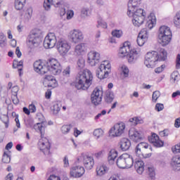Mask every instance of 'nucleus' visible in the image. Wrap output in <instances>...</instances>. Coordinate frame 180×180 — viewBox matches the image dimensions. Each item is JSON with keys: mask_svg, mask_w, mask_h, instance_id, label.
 Returning <instances> with one entry per match:
<instances>
[{"mask_svg": "<svg viewBox=\"0 0 180 180\" xmlns=\"http://www.w3.org/2000/svg\"><path fill=\"white\" fill-rule=\"evenodd\" d=\"M73 16H74V11L69 10L67 11L66 18L68 19V20H70V19H72Z\"/></svg>", "mask_w": 180, "mask_h": 180, "instance_id": "54", "label": "nucleus"}, {"mask_svg": "<svg viewBox=\"0 0 180 180\" xmlns=\"http://www.w3.org/2000/svg\"><path fill=\"white\" fill-rule=\"evenodd\" d=\"M48 180H61L58 176L56 175H51Z\"/></svg>", "mask_w": 180, "mask_h": 180, "instance_id": "64", "label": "nucleus"}, {"mask_svg": "<svg viewBox=\"0 0 180 180\" xmlns=\"http://www.w3.org/2000/svg\"><path fill=\"white\" fill-rule=\"evenodd\" d=\"M148 173L150 178H154L155 176V170L153 167H148Z\"/></svg>", "mask_w": 180, "mask_h": 180, "instance_id": "51", "label": "nucleus"}, {"mask_svg": "<svg viewBox=\"0 0 180 180\" xmlns=\"http://www.w3.org/2000/svg\"><path fill=\"white\" fill-rule=\"evenodd\" d=\"M46 68L48 71L52 72L53 75H58L61 74V71H63L61 64H60L58 60L56 58H49L46 61Z\"/></svg>", "mask_w": 180, "mask_h": 180, "instance_id": "6", "label": "nucleus"}, {"mask_svg": "<svg viewBox=\"0 0 180 180\" xmlns=\"http://www.w3.org/2000/svg\"><path fill=\"white\" fill-rule=\"evenodd\" d=\"M63 0H44V8L46 11H49L51 8V4L54 5L56 8L60 6Z\"/></svg>", "mask_w": 180, "mask_h": 180, "instance_id": "25", "label": "nucleus"}, {"mask_svg": "<svg viewBox=\"0 0 180 180\" xmlns=\"http://www.w3.org/2000/svg\"><path fill=\"white\" fill-rule=\"evenodd\" d=\"M129 139L134 141V143H139L144 140V133L141 130H137L134 128H131L129 131Z\"/></svg>", "mask_w": 180, "mask_h": 180, "instance_id": "13", "label": "nucleus"}, {"mask_svg": "<svg viewBox=\"0 0 180 180\" xmlns=\"http://www.w3.org/2000/svg\"><path fill=\"white\" fill-rule=\"evenodd\" d=\"M97 27H102L103 29L108 28V24L105 21L101 20L98 21Z\"/></svg>", "mask_w": 180, "mask_h": 180, "instance_id": "52", "label": "nucleus"}, {"mask_svg": "<svg viewBox=\"0 0 180 180\" xmlns=\"http://www.w3.org/2000/svg\"><path fill=\"white\" fill-rule=\"evenodd\" d=\"M71 71L70 70V66H68L63 71V75L64 77H70Z\"/></svg>", "mask_w": 180, "mask_h": 180, "instance_id": "55", "label": "nucleus"}, {"mask_svg": "<svg viewBox=\"0 0 180 180\" xmlns=\"http://www.w3.org/2000/svg\"><path fill=\"white\" fill-rule=\"evenodd\" d=\"M176 70L180 69V54H178L176 58Z\"/></svg>", "mask_w": 180, "mask_h": 180, "instance_id": "60", "label": "nucleus"}, {"mask_svg": "<svg viewBox=\"0 0 180 180\" xmlns=\"http://www.w3.org/2000/svg\"><path fill=\"white\" fill-rule=\"evenodd\" d=\"M170 165L174 171H180V156L173 157Z\"/></svg>", "mask_w": 180, "mask_h": 180, "instance_id": "26", "label": "nucleus"}, {"mask_svg": "<svg viewBox=\"0 0 180 180\" xmlns=\"http://www.w3.org/2000/svg\"><path fill=\"white\" fill-rule=\"evenodd\" d=\"M57 43V38L53 33L49 34L44 40V46L45 49H53Z\"/></svg>", "mask_w": 180, "mask_h": 180, "instance_id": "17", "label": "nucleus"}, {"mask_svg": "<svg viewBox=\"0 0 180 180\" xmlns=\"http://www.w3.org/2000/svg\"><path fill=\"white\" fill-rule=\"evenodd\" d=\"M29 109L31 113H36V105H34V104H30L29 105Z\"/></svg>", "mask_w": 180, "mask_h": 180, "instance_id": "62", "label": "nucleus"}, {"mask_svg": "<svg viewBox=\"0 0 180 180\" xmlns=\"http://www.w3.org/2000/svg\"><path fill=\"white\" fill-rule=\"evenodd\" d=\"M2 162L4 164H9V162H11V156L6 154V152H4L2 158Z\"/></svg>", "mask_w": 180, "mask_h": 180, "instance_id": "46", "label": "nucleus"}, {"mask_svg": "<svg viewBox=\"0 0 180 180\" xmlns=\"http://www.w3.org/2000/svg\"><path fill=\"white\" fill-rule=\"evenodd\" d=\"M129 123H131V126H137V124H143L144 121L140 117H134L129 120Z\"/></svg>", "mask_w": 180, "mask_h": 180, "instance_id": "34", "label": "nucleus"}, {"mask_svg": "<svg viewBox=\"0 0 180 180\" xmlns=\"http://www.w3.org/2000/svg\"><path fill=\"white\" fill-rule=\"evenodd\" d=\"M141 4V0H129L128 2V11L131 12L136 8H139Z\"/></svg>", "mask_w": 180, "mask_h": 180, "instance_id": "29", "label": "nucleus"}, {"mask_svg": "<svg viewBox=\"0 0 180 180\" xmlns=\"http://www.w3.org/2000/svg\"><path fill=\"white\" fill-rule=\"evenodd\" d=\"M174 127H176V129H179V127H180V117L175 120Z\"/></svg>", "mask_w": 180, "mask_h": 180, "instance_id": "63", "label": "nucleus"}, {"mask_svg": "<svg viewBox=\"0 0 180 180\" xmlns=\"http://www.w3.org/2000/svg\"><path fill=\"white\" fill-rule=\"evenodd\" d=\"M161 96V93H160V91H155L153 93L152 96V101L153 102H157V100Z\"/></svg>", "mask_w": 180, "mask_h": 180, "instance_id": "43", "label": "nucleus"}, {"mask_svg": "<svg viewBox=\"0 0 180 180\" xmlns=\"http://www.w3.org/2000/svg\"><path fill=\"white\" fill-rule=\"evenodd\" d=\"M164 68H165V65H162L161 67L155 69V72L156 74H160L162 71H164Z\"/></svg>", "mask_w": 180, "mask_h": 180, "instance_id": "59", "label": "nucleus"}, {"mask_svg": "<svg viewBox=\"0 0 180 180\" xmlns=\"http://www.w3.org/2000/svg\"><path fill=\"white\" fill-rule=\"evenodd\" d=\"M172 37V33L169 27L165 25L160 27L158 40L160 44H162L163 46H167L171 41Z\"/></svg>", "mask_w": 180, "mask_h": 180, "instance_id": "4", "label": "nucleus"}, {"mask_svg": "<svg viewBox=\"0 0 180 180\" xmlns=\"http://www.w3.org/2000/svg\"><path fill=\"white\" fill-rule=\"evenodd\" d=\"M148 39V32H147V29L143 28L139 33V35L136 39L138 46H139L140 47H141L142 46H144V43L147 41Z\"/></svg>", "mask_w": 180, "mask_h": 180, "instance_id": "20", "label": "nucleus"}, {"mask_svg": "<svg viewBox=\"0 0 180 180\" xmlns=\"http://www.w3.org/2000/svg\"><path fill=\"white\" fill-rule=\"evenodd\" d=\"M13 68H18L19 75H22V70H23V60H13Z\"/></svg>", "mask_w": 180, "mask_h": 180, "instance_id": "33", "label": "nucleus"}, {"mask_svg": "<svg viewBox=\"0 0 180 180\" xmlns=\"http://www.w3.org/2000/svg\"><path fill=\"white\" fill-rule=\"evenodd\" d=\"M127 15L129 18H133L132 22L136 27H140L144 23L146 19V13L143 8H134L133 11L128 10Z\"/></svg>", "mask_w": 180, "mask_h": 180, "instance_id": "3", "label": "nucleus"}, {"mask_svg": "<svg viewBox=\"0 0 180 180\" xmlns=\"http://www.w3.org/2000/svg\"><path fill=\"white\" fill-rule=\"evenodd\" d=\"M32 15H33V8L30 7L25 11V19H27V20H30V19H32Z\"/></svg>", "mask_w": 180, "mask_h": 180, "instance_id": "40", "label": "nucleus"}, {"mask_svg": "<svg viewBox=\"0 0 180 180\" xmlns=\"http://www.w3.org/2000/svg\"><path fill=\"white\" fill-rule=\"evenodd\" d=\"M58 84L57 83V80L55 78L52 79L49 82H48L49 88H57Z\"/></svg>", "mask_w": 180, "mask_h": 180, "instance_id": "44", "label": "nucleus"}, {"mask_svg": "<svg viewBox=\"0 0 180 180\" xmlns=\"http://www.w3.org/2000/svg\"><path fill=\"white\" fill-rule=\"evenodd\" d=\"M34 70L38 74H41V75H44L46 72H49V69H47L46 63L44 65L40 60H37L34 63Z\"/></svg>", "mask_w": 180, "mask_h": 180, "instance_id": "19", "label": "nucleus"}, {"mask_svg": "<svg viewBox=\"0 0 180 180\" xmlns=\"http://www.w3.org/2000/svg\"><path fill=\"white\" fill-rule=\"evenodd\" d=\"M127 57L129 64H135L137 60H139V57H140V50L136 49H131Z\"/></svg>", "mask_w": 180, "mask_h": 180, "instance_id": "21", "label": "nucleus"}, {"mask_svg": "<svg viewBox=\"0 0 180 180\" xmlns=\"http://www.w3.org/2000/svg\"><path fill=\"white\" fill-rule=\"evenodd\" d=\"M148 141L154 146V147L160 148L164 146V141L160 140V137L155 134H153L151 136H149Z\"/></svg>", "mask_w": 180, "mask_h": 180, "instance_id": "23", "label": "nucleus"}, {"mask_svg": "<svg viewBox=\"0 0 180 180\" xmlns=\"http://www.w3.org/2000/svg\"><path fill=\"white\" fill-rule=\"evenodd\" d=\"M172 152L174 153V154H176L178 153H180V143L174 146L172 148Z\"/></svg>", "mask_w": 180, "mask_h": 180, "instance_id": "57", "label": "nucleus"}, {"mask_svg": "<svg viewBox=\"0 0 180 180\" xmlns=\"http://www.w3.org/2000/svg\"><path fill=\"white\" fill-rule=\"evenodd\" d=\"M126 124L124 122L117 123L110 129L109 133L112 137H120L124 133Z\"/></svg>", "mask_w": 180, "mask_h": 180, "instance_id": "12", "label": "nucleus"}, {"mask_svg": "<svg viewBox=\"0 0 180 180\" xmlns=\"http://www.w3.org/2000/svg\"><path fill=\"white\" fill-rule=\"evenodd\" d=\"M47 124L46 122L42 121L40 123H37L34 125V129L37 131H40L41 139L39 140V144L41 146V150H42L45 155H49L50 154V142L49 139L44 137V131L46 130V125Z\"/></svg>", "mask_w": 180, "mask_h": 180, "instance_id": "2", "label": "nucleus"}, {"mask_svg": "<svg viewBox=\"0 0 180 180\" xmlns=\"http://www.w3.org/2000/svg\"><path fill=\"white\" fill-rule=\"evenodd\" d=\"M134 168L139 175H141L144 172V162L142 160H136L134 163Z\"/></svg>", "mask_w": 180, "mask_h": 180, "instance_id": "28", "label": "nucleus"}, {"mask_svg": "<svg viewBox=\"0 0 180 180\" xmlns=\"http://www.w3.org/2000/svg\"><path fill=\"white\" fill-rule=\"evenodd\" d=\"M120 146L122 151H127V150H129L131 146V142H130V140L128 139L123 138L120 140Z\"/></svg>", "mask_w": 180, "mask_h": 180, "instance_id": "27", "label": "nucleus"}, {"mask_svg": "<svg viewBox=\"0 0 180 180\" xmlns=\"http://www.w3.org/2000/svg\"><path fill=\"white\" fill-rule=\"evenodd\" d=\"M122 70L124 78H127V77H129V68L124 65L122 67Z\"/></svg>", "mask_w": 180, "mask_h": 180, "instance_id": "53", "label": "nucleus"}, {"mask_svg": "<svg viewBox=\"0 0 180 180\" xmlns=\"http://www.w3.org/2000/svg\"><path fill=\"white\" fill-rule=\"evenodd\" d=\"M110 63L108 61L105 60L103 63H101L99 68L96 70V77L99 79H105L109 77V72H110Z\"/></svg>", "mask_w": 180, "mask_h": 180, "instance_id": "7", "label": "nucleus"}, {"mask_svg": "<svg viewBox=\"0 0 180 180\" xmlns=\"http://www.w3.org/2000/svg\"><path fill=\"white\" fill-rule=\"evenodd\" d=\"M77 67L79 70H82L85 67V60L82 58H79L77 60Z\"/></svg>", "mask_w": 180, "mask_h": 180, "instance_id": "45", "label": "nucleus"}, {"mask_svg": "<svg viewBox=\"0 0 180 180\" xmlns=\"http://www.w3.org/2000/svg\"><path fill=\"white\" fill-rule=\"evenodd\" d=\"M155 110H157L158 112H161V110H164V104L157 103L155 105Z\"/></svg>", "mask_w": 180, "mask_h": 180, "instance_id": "56", "label": "nucleus"}, {"mask_svg": "<svg viewBox=\"0 0 180 180\" xmlns=\"http://www.w3.org/2000/svg\"><path fill=\"white\" fill-rule=\"evenodd\" d=\"M56 48L60 56H67L71 49V45L63 38H60L56 43Z\"/></svg>", "mask_w": 180, "mask_h": 180, "instance_id": "11", "label": "nucleus"}, {"mask_svg": "<svg viewBox=\"0 0 180 180\" xmlns=\"http://www.w3.org/2000/svg\"><path fill=\"white\" fill-rule=\"evenodd\" d=\"M70 34L72 43H81L84 40V34L79 30H73L70 32Z\"/></svg>", "mask_w": 180, "mask_h": 180, "instance_id": "18", "label": "nucleus"}, {"mask_svg": "<svg viewBox=\"0 0 180 180\" xmlns=\"http://www.w3.org/2000/svg\"><path fill=\"white\" fill-rule=\"evenodd\" d=\"M102 96H103V91L98 88L94 89L91 96V103L95 105V106L101 105L102 102Z\"/></svg>", "mask_w": 180, "mask_h": 180, "instance_id": "14", "label": "nucleus"}, {"mask_svg": "<svg viewBox=\"0 0 180 180\" xmlns=\"http://www.w3.org/2000/svg\"><path fill=\"white\" fill-rule=\"evenodd\" d=\"M101 60V53L95 51H91L88 53V63L91 67H95L99 64Z\"/></svg>", "mask_w": 180, "mask_h": 180, "instance_id": "16", "label": "nucleus"}, {"mask_svg": "<svg viewBox=\"0 0 180 180\" xmlns=\"http://www.w3.org/2000/svg\"><path fill=\"white\" fill-rule=\"evenodd\" d=\"M79 160L83 162V164L86 169H92L95 162L94 158L88 155V153H82L79 157Z\"/></svg>", "mask_w": 180, "mask_h": 180, "instance_id": "15", "label": "nucleus"}, {"mask_svg": "<svg viewBox=\"0 0 180 180\" xmlns=\"http://www.w3.org/2000/svg\"><path fill=\"white\" fill-rule=\"evenodd\" d=\"M115 99V95L112 91H107L105 93V101L107 103H112Z\"/></svg>", "mask_w": 180, "mask_h": 180, "instance_id": "36", "label": "nucleus"}, {"mask_svg": "<svg viewBox=\"0 0 180 180\" xmlns=\"http://www.w3.org/2000/svg\"><path fill=\"white\" fill-rule=\"evenodd\" d=\"M62 105L60 102H57L53 104V115H58V112L61 110Z\"/></svg>", "mask_w": 180, "mask_h": 180, "instance_id": "39", "label": "nucleus"}, {"mask_svg": "<svg viewBox=\"0 0 180 180\" xmlns=\"http://www.w3.org/2000/svg\"><path fill=\"white\" fill-rule=\"evenodd\" d=\"M112 35L113 36V37L120 39V37L123 35V32H122V30H115L112 32Z\"/></svg>", "mask_w": 180, "mask_h": 180, "instance_id": "48", "label": "nucleus"}, {"mask_svg": "<svg viewBox=\"0 0 180 180\" xmlns=\"http://www.w3.org/2000/svg\"><path fill=\"white\" fill-rule=\"evenodd\" d=\"M130 51H131V49H130L129 42H125L123 46L120 48L118 56L120 58H123V57L127 56Z\"/></svg>", "mask_w": 180, "mask_h": 180, "instance_id": "24", "label": "nucleus"}, {"mask_svg": "<svg viewBox=\"0 0 180 180\" xmlns=\"http://www.w3.org/2000/svg\"><path fill=\"white\" fill-rule=\"evenodd\" d=\"M0 119L4 123L6 129H8L9 127V117H8V115H0Z\"/></svg>", "mask_w": 180, "mask_h": 180, "instance_id": "38", "label": "nucleus"}, {"mask_svg": "<svg viewBox=\"0 0 180 180\" xmlns=\"http://www.w3.org/2000/svg\"><path fill=\"white\" fill-rule=\"evenodd\" d=\"M26 0H15V8L17 11H22L25 7Z\"/></svg>", "mask_w": 180, "mask_h": 180, "instance_id": "35", "label": "nucleus"}, {"mask_svg": "<svg viewBox=\"0 0 180 180\" xmlns=\"http://www.w3.org/2000/svg\"><path fill=\"white\" fill-rule=\"evenodd\" d=\"M85 174V169L84 167L75 166L70 169V176L73 178H81Z\"/></svg>", "mask_w": 180, "mask_h": 180, "instance_id": "22", "label": "nucleus"}, {"mask_svg": "<svg viewBox=\"0 0 180 180\" xmlns=\"http://www.w3.org/2000/svg\"><path fill=\"white\" fill-rule=\"evenodd\" d=\"M154 25H155V19H151V17H149V20L147 22L148 29H153V27H154Z\"/></svg>", "mask_w": 180, "mask_h": 180, "instance_id": "49", "label": "nucleus"}, {"mask_svg": "<svg viewBox=\"0 0 180 180\" xmlns=\"http://www.w3.org/2000/svg\"><path fill=\"white\" fill-rule=\"evenodd\" d=\"M70 130H71V126L70 125H63L61 127V131L63 134H67V133H70Z\"/></svg>", "mask_w": 180, "mask_h": 180, "instance_id": "50", "label": "nucleus"}, {"mask_svg": "<svg viewBox=\"0 0 180 180\" xmlns=\"http://www.w3.org/2000/svg\"><path fill=\"white\" fill-rule=\"evenodd\" d=\"M167 51L164 49H160L158 56V61H165L167 60Z\"/></svg>", "mask_w": 180, "mask_h": 180, "instance_id": "37", "label": "nucleus"}, {"mask_svg": "<svg viewBox=\"0 0 180 180\" xmlns=\"http://www.w3.org/2000/svg\"><path fill=\"white\" fill-rule=\"evenodd\" d=\"M108 171H109V168H108L105 165L98 166L96 168V174L98 176H103V175H105Z\"/></svg>", "mask_w": 180, "mask_h": 180, "instance_id": "32", "label": "nucleus"}, {"mask_svg": "<svg viewBox=\"0 0 180 180\" xmlns=\"http://www.w3.org/2000/svg\"><path fill=\"white\" fill-rule=\"evenodd\" d=\"M92 81H94V76L91 70L79 72L76 77L75 88L86 91L92 85Z\"/></svg>", "mask_w": 180, "mask_h": 180, "instance_id": "1", "label": "nucleus"}, {"mask_svg": "<svg viewBox=\"0 0 180 180\" xmlns=\"http://www.w3.org/2000/svg\"><path fill=\"white\" fill-rule=\"evenodd\" d=\"M5 43H6V36L4 33H0V46L4 47Z\"/></svg>", "mask_w": 180, "mask_h": 180, "instance_id": "47", "label": "nucleus"}, {"mask_svg": "<svg viewBox=\"0 0 180 180\" xmlns=\"http://www.w3.org/2000/svg\"><path fill=\"white\" fill-rule=\"evenodd\" d=\"M93 134L96 139H101L103 136V130L102 129H96L94 131Z\"/></svg>", "mask_w": 180, "mask_h": 180, "instance_id": "41", "label": "nucleus"}, {"mask_svg": "<svg viewBox=\"0 0 180 180\" xmlns=\"http://www.w3.org/2000/svg\"><path fill=\"white\" fill-rule=\"evenodd\" d=\"M160 134L162 137H167L169 135V131L165 129L160 132Z\"/></svg>", "mask_w": 180, "mask_h": 180, "instance_id": "61", "label": "nucleus"}, {"mask_svg": "<svg viewBox=\"0 0 180 180\" xmlns=\"http://www.w3.org/2000/svg\"><path fill=\"white\" fill-rule=\"evenodd\" d=\"M63 164L64 168H68V167H70V162L68 161V158L67 156L64 157Z\"/></svg>", "mask_w": 180, "mask_h": 180, "instance_id": "58", "label": "nucleus"}, {"mask_svg": "<svg viewBox=\"0 0 180 180\" xmlns=\"http://www.w3.org/2000/svg\"><path fill=\"white\" fill-rule=\"evenodd\" d=\"M85 51H86V46L84 43L77 44L75 47V53L77 56H81L83 53H85Z\"/></svg>", "mask_w": 180, "mask_h": 180, "instance_id": "30", "label": "nucleus"}, {"mask_svg": "<svg viewBox=\"0 0 180 180\" xmlns=\"http://www.w3.org/2000/svg\"><path fill=\"white\" fill-rule=\"evenodd\" d=\"M117 157V150L115 149H111L108 153V157L109 164H110L111 165H113L115 163V160H116Z\"/></svg>", "mask_w": 180, "mask_h": 180, "instance_id": "31", "label": "nucleus"}, {"mask_svg": "<svg viewBox=\"0 0 180 180\" xmlns=\"http://www.w3.org/2000/svg\"><path fill=\"white\" fill-rule=\"evenodd\" d=\"M174 23L176 27H180V12L177 13L174 16Z\"/></svg>", "mask_w": 180, "mask_h": 180, "instance_id": "42", "label": "nucleus"}, {"mask_svg": "<svg viewBox=\"0 0 180 180\" xmlns=\"http://www.w3.org/2000/svg\"><path fill=\"white\" fill-rule=\"evenodd\" d=\"M116 164L118 168L124 169L125 168H131L133 167V156L124 153L121 155L117 160Z\"/></svg>", "mask_w": 180, "mask_h": 180, "instance_id": "5", "label": "nucleus"}, {"mask_svg": "<svg viewBox=\"0 0 180 180\" xmlns=\"http://www.w3.org/2000/svg\"><path fill=\"white\" fill-rule=\"evenodd\" d=\"M42 32L41 30L39 29L34 30L31 32L30 37L28 38V41L34 47H37L39 44L41 42Z\"/></svg>", "mask_w": 180, "mask_h": 180, "instance_id": "10", "label": "nucleus"}, {"mask_svg": "<svg viewBox=\"0 0 180 180\" xmlns=\"http://www.w3.org/2000/svg\"><path fill=\"white\" fill-rule=\"evenodd\" d=\"M144 150H150L151 151V146L145 142L139 143L135 148L136 155L140 158H141V157H144L145 158H150V157H151V153L146 154V153H144Z\"/></svg>", "mask_w": 180, "mask_h": 180, "instance_id": "8", "label": "nucleus"}, {"mask_svg": "<svg viewBox=\"0 0 180 180\" xmlns=\"http://www.w3.org/2000/svg\"><path fill=\"white\" fill-rule=\"evenodd\" d=\"M157 61H158V52L153 51L146 53L144 64L147 68H154Z\"/></svg>", "mask_w": 180, "mask_h": 180, "instance_id": "9", "label": "nucleus"}]
</instances>
